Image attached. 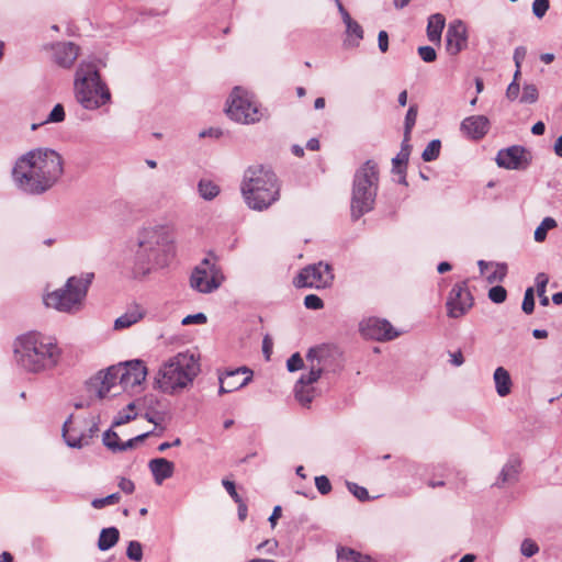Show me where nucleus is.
<instances>
[{"label":"nucleus","instance_id":"nucleus-1","mask_svg":"<svg viewBox=\"0 0 562 562\" xmlns=\"http://www.w3.org/2000/svg\"><path fill=\"white\" fill-rule=\"evenodd\" d=\"M133 277L144 278L170 265L176 256V238L172 228L165 224L142 226L130 240Z\"/></svg>","mask_w":562,"mask_h":562},{"label":"nucleus","instance_id":"nucleus-2","mask_svg":"<svg viewBox=\"0 0 562 562\" xmlns=\"http://www.w3.org/2000/svg\"><path fill=\"white\" fill-rule=\"evenodd\" d=\"M64 173V159L52 148L38 147L21 155L12 168V180L19 191L42 195L53 189Z\"/></svg>","mask_w":562,"mask_h":562},{"label":"nucleus","instance_id":"nucleus-3","mask_svg":"<svg viewBox=\"0 0 562 562\" xmlns=\"http://www.w3.org/2000/svg\"><path fill=\"white\" fill-rule=\"evenodd\" d=\"M13 356L20 369L29 373H42L58 364L61 350L55 338L30 331L14 340Z\"/></svg>","mask_w":562,"mask_h":562},{"label":"nucleus","instance_id":"nucleus-4","mask_svg":"<svg viewBox=\"0 0 562 562\" xmlns=\"http://www.w3.org/2000/svg\"><path fill=\"white\" fill-rule=\"evenodd\" d=\"M240 191L246 205L255 211H265L280 199V183L270 167L249 166L243 177Z\"/></svg>","mask_w":562,"mask_h":562},{"label":"nucleus","instance_id":"nucleus-5","mask_svg":"<svg viewBox=\"0 0 562 562\" xmlns=\"http://www.w3.org/2000/svg\"><path fill=\"white\" fill-rule=\"evenodd\" d=\"M76 101L86 110H97L111 101V92L102 81L94 60H81L75 74Z\"/></svg>","mask_w":562,"mask_h":562},{"label":"nucleus","instance_id":"nucleus-6","mask_svg":"<svg viewBox=\"0 0 562 562\" xmlns=\"http://www.w3.org/2000/svg\"><path fill=\"white\" fill-rule=\"evenodd\" d=\"M199 357L186 351L170 358L156 378L157 387L167 394H177L192 385L200 373Z\"/></svg>","mask_w":562,"mask_h":562},{"label":"nucleus","instance_id":"nucleus-7","mask_svg":"<svg viewBox=\"0 0 562 562\" xmlns=\"http://www.w3.org/2000/svg\"><path fill=\"white\" fill-rule=\"evenodd\" d=\"M379 188V169L374 160H367L355 172L351 190L350 215L358 221L371 212Z\"/></svg>","mask_w":562,"mask_h":562},{"label":"nucleus","instance_id":"nucleus-8","mask_svg":"<svg viewBox=\"0 0 562 562\" xmlns=\"http://www.w3.org/2000/svg\"><path fill=\"white\" fill-rule=\"evenodd\" d=\"M93 273H83L68 278L65 285L44 296V304L58 312L74 314L81 310L88 289L93 280Z\"/></svg>","mask_w":562,"mask_h":562},{"label":"nucleus","instance_id":"nucleus-9","mask_svg":"<svg viewBox=\"0 0 562 562\" xmlns=\"http://www.w3.org/2000/svg\"><path fill=\"white\" fill-rule=\"evenodd\" d=\"M227 115L235 122L255 124L263 115V110L254 100L252 95L240 87H235L227 100Z\"/></svg>","mask_w":562,"mask_h":562},{"label":"nucleus","instance_id":"nucleus-10","mask_svg":"<svg viewBox=\"0 0 562 562\" xmlns=\"http://www.w3.org/2000/svg\"><path fill=\"white\" fill-rule=\"evenodd\" d=\"M322 351L323 349L317 347L311 348L307 351L306 360L311 362L310 370L307 373L301 375L294 386L295 398L303 406H308L315 396V389L313 383L318 381L323 372V368L319 366V353Z\"/></svg>","mask_w":562,"mask_h":562},{"label":"nucleus","instance_id":"nucleus-11","mask_svg":"<svg viewBox=\"0 0 562 562\" xmlns=\"http://www.w3.org/2000/svg\"><path fill=\"white\" fill-rule=\"evenodd\" d=\"M225 277L215 261L204 258L192 271L190 285L200 293H212L224 282Z\"/></svg>","mask_w":562,"mask_h":562},{"label":"nucleus","instance_id":"nucleus-12","mask_svg":"<svg viewBox=\"0 0 562 562\" xmlns=\"http://www.w3.org/2000/svg\"><path fill=\"white\" fill-rule=\"evenodd\" d=\"M334 278L333 267L327 262L319 261L303 268L294 279V285L296 288L327 289L331 286Z\"/></svg>","mask_w":562,"mask_h":562},{"label":"nucleus","instance_id":"nucleus-13","mask_svg":"<svg viewBox=\"0 0 562 562\" xmlns=\"http://www.w3.org/2000/svg\"><path fill=\"white\" fill-rule=\"evenodd\" d=\"M111 372L119 376L120 391L113 393V395H117L122 391H130L139 386L146 379L147 368L142 360H131L111 366Z\"/></svg>","mask_w":562,"mask_h":562},{"label":"nucleus","instance_id":"nucleus-14","mask_svg":"<svg viewBox=\"0 0 562 562\" xmlns=\"http://www.w3.org/2000/svg\"><path fill=\"white\" fill-rule=\"evenodd\" d=\"M473 304L474 299L468 288L467 281L458 282L452 286L446 302L447 316L450 318H460L472 308Z\"/></svg>","mask_w":562,"mask_h":562},{"label":"nucleus","instance_id":"nucleus-15","mask_svg":"<svg viewBox=\"0 0 562 562\" xmlns=\"http://www.w3.org/2000/svg\"><path fill=\"white\" fill-rule=\"evenodd\" d=\"M359 330L367 339L376 341H390L400 336L392 324L384 318L368 317L359 323Z\"/></svg>","mask_w":562,"mask_h":562},{"label":"nucleus","instance_id":"nucleus-16","mask_svg":"<svg viewBox=\"0 0 562 562\" xmlns=\"http://www.w3.org/2000/svg\"><path fill=\"white\" fill-rule=\"evenodd\" d=\"M496 162L499 167L510 170H521L529 165L526 149L518 145L501 149L497 153Z\"/></svg>","mask_w":562,"mask_h":562},{"label":"nucleus","instance_id":"nucleus-17","mask_svg":"<svg viewBox=\"0 0 562 562\" xmlns=\"http://www.w3.org/2000/svg\"><path fill=\"white\" fill-rule=\"evenodd\" d=\"M468 45V34L465 24L460 21H453L449 24L446 33V47L450 55H457Z\"/></svg>","mask_w":562,"mask_h":562},{"label":"nucleus","instance_id":"nucleus-18","mask_svg":"<svg viewBox=\"0 0 562 562\" xmlns=\"http://www.w3.org/2000/svg\"><path fill=\"white\" fill-rule=\"evenodd\" d=\"M491 122L485 115H471L460 124V131L472 140H481L490 131Z\"/></svg>","mask_w":562,"mask_h":562},{"label":"nucleus","instance_id":"nucleus-19","mask_svg":"<svg viewBox=\"0 0 562 562\" xmlns=\"http://www.w3.org/2000/svg\"><path fill=\"white\" fill-rule=\"evenodd\" d=\"M54 61L61 68H70L79 56L80 47L72 42L52 45Z\"/></svg>","mask_w":562,"mask_h":562},{"label":"nucleus","instance_id":"nucleus-20","mask_svg":"<svg viewBox=\"0 0 562 562\" xmlns=\"http://www.w3.org/2000/svg\"><path fill=\"white\" fill-rule=\"evenodd\" d=\"M148 468L154 476L155 483L158 485L171 477L175 472V463L165 458L151 459L148 463Z\"/></svg>","mask_w":562,"mask_h":562},{"label":"nucleus","instance_id":"nucleus-21","mask_svg":"<svg viewBox=\"0 0 562 562\" xmlns=\"http://www.w3.org/2000/svg\"><path fill=\"white\" fill-rule=\"evenodd\" d=\"M228 391H236L246 386L252 379V371L246 367L227 371L224 375Z\"/></svg>","mask_w":562,"mask_h":562},{"label":"nucleus","instance_id":"nucleus-22","mask_svg":"<svg viewBox=\"0 0 562 562\" xmlns=\"http://www.w3.org/2000/svg\"><path fill=\"white\" fill-rule=\"evenodd\" d=\"M519 473L520 460L513 457L504 464L495 485L501 487L507 483H516L519 479Z\"/></svg>","mask_w":562,"mask_h":562},{"label":"nucleus","instance_id":"nucleus-23","mask_svg":"<svg viewBox=\"0 0 562 562\" xmlns=\"http://www.w3.org/2000/svg\"><path fill=\"white\" fill-rule=\"evenodd\" d=\"M496 393L501 396H507L512 391V378L509 372L504 367L495 369L493 374Z\"/></svg>","mask_w":562,"mask_h":562},{"label":"nucleus","instance_id":"nucleus-24","mask_svg":"<svg viewBox=\"0 0 562 562\" xmlns=\"http://www.w3.org/2000/svg\"><path fill=\"white\" fill-rule=\"evenodd\" d=\"M144 316V311L139 305H134L126 313L117 317L114 322L115 329H123L131 327L140 321Z\"/></svg>","mask_w":562,"mask_h":562},{"label":"nucleus","instance_id":"nucleus-25","mask_svg":"<svg viewBox=\"0 0 562 562\" xmlns=\"http://www.w3.org/2000/svg\"><path fill=\"white\" fill-rule=\"evenodd\" d=\"M445 22V16L440 13H436L429 16L427 24V36L430 42H440Z\"/></svg>","mask_w":562,"mask_h":562},{"label":"nucleus","instance_id":"nucleus-26","mask_svg":"<svg viewBox=\"0 0 562 562\" xmlns=\"http://www.w3.org/2000/svg\"><path fill=\"white\" fill-rule=\"evenodd\" d=\"M120 539V531L115 527L103 528L98 540L100 551H108L113 548Z\"/></svg>","mask_w":562,"mask_h":562},{"label":"nucleus","instance_id":"nucleus-27","mask_svg":"<svg viewBox=\"0 0 562 562\" xmlns=\"http://www.w3.org/2000/svg\"><path fill=\"white\" fill-rule=\"evenodd\" d=\"M87 387L89 392L95 393L99 400H103L110 394L113 389L110 385L105 384L104 379L102 378V371L98 372L93 378H91L87 382Z\"/></svg>","mask_w":562,"mask_h":562},{"label":"nucleus","instance_id":"nucleus-28","mask_svg":"<svg viewBox=\"0 0 562 562\" xmlns=\"http://www.w3.org/2000/svg\"><path fill=\"white\" fill-rule=\"evenodd\" d=\"M362 38L363 29L357 21L346 25V38L344 41L346 47H358Z\"/></svg>","mask_w":562,"mask_h":562},{"label":"nucleus","instance_id":"nucleus-29","mask_svg":"<svg viewBox=\"0 0 562 562\" xmlns=\"http://www.w3.org/2000/svg\"><path fill=\"white\" fill-rule=\"evenodd\" d=\"M198 191L203 200L212 201L220 194V187L213 181L201 179L198 183Z\"/></svg>","mask_w":562,"mask_h":562},{"label":"nucleus","instance_id":"nucleus-30","mask_svg":"<svg viewBox=\"0 0 562 562\" xmlns=\"http://www.w3.org/2000/svg\"><path fill=\"white\" fill-rule=\"evenodd\" d=\"M71 416L64 423L63 437L70 448H82L88 445V439L85 435L75 436L69 432L68 426L70 424Z\"/></svg>","mask_w":562,"mask_h":562},{"label":"nucleus","instance_id":"nucleus-31","mask_svg":"<svg viewBox=\"0 0 562 562\" xmlns=\"http://www.w3.org/2000/svg\"><path fill=\"white\" fill-rule=\"evenodd\" d=\"M558 225L557 221L553 217H544L541 223L538 225V227L535 231V240L537 243H542L547 238V234L550 229L555 228Z\"/></svg>","mask_w":562,"mask_h":562},{"label":"nucleus","instance_id":"nucleus-32","mask_svg":"<svg viewBox=\"0 0 562 562\" xmlns=\"http://www.w3.org/2000/svg\"><path fill=\"white\" fill-rule=\"evenodd\" d=\"M408 159L409 156L401 151L392 159V171L394 173L402 175L401 183L403 184H407L405 173Z\"/></svg>","mask_w":562,"mask_h":562},{"label":"nucleus","instance_id":"nucleus-33","mask_svg":"<svg viewBox=\"0 0 562 562\" xmlns=\"http://www.w3.org/2000/svg\"><path fill=\"white\" fill-rule=\"evenodd\" d=\"M65 120V109L64 105L60 103H57L53 110L47 115L46 120L41 123L48 124V123H60ZM40 126V124H32V130H36Z\"/></svg>","mask_w":562,"mask_h":562},{"label":"nucleus","instance_id":"nucleus-34","mask_svg":"<svg viewBox=\"0 0 562 562\" xmlns=\"http://www.w3.org/2000/svg\"><path fill=\"white\" fill-rule=\"evenodd\" d=\"M441 149V142L439 139H432L428 143L426 148L424 149L422 154V158L424 161L429 162L434 161L439 157Z\"/></svg>","mask_w":562,"mask_h":562},{"label":"nucleus","instance_id":"nucleus-35","mask_svg":"<svg viewBox=\"0 0 562 562\" xmlns=\"http://www.w3.org/2000/svg\"><path fill=\"white\" fill-rule=\"evenodd\" d=\"M539 92L533 83H526L522 87V94L520 97V103L533 104L538 101Z\"/></svg>","mask_w":562,"mask_h":562},{"label":"nucleus","instance_id":"nucleus-36","mask_svg":"<svg viewBox=\"0 0 562 562\" xmlns=\"http://www.w3.org/2000/svg\"><path fill=\"white\" fill-rule=\"evenodd\" d=\"M103 445L111 451L117 452L121 445L119 435L109 429L103 434Z\"/></svg>","mask_w":562,"mask_h":562},{"label":"nucleus","instance_id":"nucleus-37","mask_svg":"<svg viewBox=\"0 0 562 562\" xmlns=\"http://www.w3.org/2000/svg\"><path fill=\"white\" fill-rule=\"evenodd\" d=\"M126 555L130 560L139 562L143 559L142 543L136 540L130 541L126 549Z\"/></svg>","mask_w":562,"mask_h":562},{"label":"nucleus","instance_id":"nucleus-38","mask_svg":"<svg viewBox=\"0 0 562 562\" xmlns=\"http://www.w3.org/2000/svg\"><path fill=\"white\" fill-rule=\"evenodd\" d=\"M417 113H418V106L416 104H412L408 108L406 115H405L404 132H406V134L412 133V130L417 120Z\"/></svg>","mask_w":562,"mask_h":562},{"label":"nucleus","instance_id":"nucleus-39","mask_svg":"<svg viewBox=\"0 0 562 562\" xmlns=\"http://www.w3.org/2000/svg\"><path fill=\"white\" fill-rule=\"evenodd\" d=\"M348 491L360 502H366L370 499L369 492L366 487L358 485L353 482H347Z\"/></svg>","mask_w":562,"mask_h":562},{"label":"nucleus","instance_id":"nucleus-40","mask_svg":"<svg viewBox=\"0 0 562 562\" xmlns=\"http://www.w3.org/2000/svg\"><path fill=\"white\" fill-rule=\"evenodd\" d=\"M120 499H121L120 493H113L103 498H94L91 502V505H92V507L100 509V508H103L104 506L116 504L120 502Z\"/></svg>","mask_w":562,"mask_h":562},{"label":"nucleus","instance_id":"nucleus-41","mask_svg":"<svg viewBox=\"0 0 562 562\" xmlns=\"http://www.w3.org/2000/svg\"><path fill=\"white\" fill-rule=\"evenodd\" d=\"M539 552V546L531 539H524L520 544V553L526 558H531Z\"/></svg>","mask_w":562,"mask_h":562},{"label":"nucleus","instance_id":"nucleus-42","mask_svg":"<svg viewBox=\"0 0 562 562\" xmlns=\"http://www.w3.org/2000/svg\"><path fill=\"white\" fill-rule=\"evenodd\" d=\"M506 297H507V291L502 285H495V286L491 288L488 291V299L496 304H501V303L505 302Z\"/></svg>","mask_w":562,"mask_h":562},{"label":"nucleus","instance_id":"nucleus-43","mask_svg":"<svg viewBox=\"0 0 562 562\" xmlns=\"http://www.w3.org/2000/svg\"><path fill=\"white\" fill-rule=\"evenodd\" d=\"M521 310L526 314H531L535 310V292L533 288H528L525 292V296L521 304Z\"/></svg>","mask_w":562,"mask_h":562},{"label":"nucleus","instance_id":"nucleus-44","mask_svg":"<svg viewBox=\"0 0 562 562\" xmlns=\"http://www.w3.org/2000/svg\"><path fill=\"white\" fill-rule=\"evenodd\" d=\"M550 8V0H535L532 2V13L536 18L542 19Z\"/></svg>","mask_w":562,"mask_h":562},{"label":"nucleus","instance_id":"nucleus-45","mask_svg":"<svg viewBox=\"0 0 562 562\" xmlns=\"http://www.w3.org/2000/svg\"><path fill=\"white\" fill-rule=\"evenodd\" d=\"M507 274V265L506 263H496V269L493 273L487 277L488 283H494L496 281L502 282Z\"/></svg>","mask_w":562,"mask_h":562},{"label":"nucleus","instance_id":"nucleus-46","mask_svg":"<svg viewBox=\"0 0 562 562\" xmlns=\"http://www.w3.org/2000/svg\"><path fill=\"white\" fill-rule=\"evenodd\" d=\"M418 55L425 63H432L437 58V53L431 46L418 47Z\"/></svg>","mask_w":562,"mask_h":562},{"label":"nucleus","instance_id":"nucleus-47","mask_svg":"<svg viewBox=\"0 0 562 562\" xmlns=\"http://www.w3.org/2000/svg\"><path fill=\"white\" fill-rule=\"evenodd\" d=\"M102 378L105 381V384L110 385L114 390V392L120 391L119 385V376L111 372V367H109L105 371H102Z\"/></svg>","mask_w":562,"mask_h":562},{"label":"nucleus","instance_id":"nucleus-48","mask_svg":"<svg viewBox=\"0 0 562 562\" xmlns=\"http://www.w3.org/2000/svg\"><path fill=\"white\" fill-rule=\"evenodd\" d=\"M150 434L151 432L148 431V432L138 435V436H136V437H134L132 439H128L125 442H121L117 452L126 451L128 449L134 448L137 442H140V441L145 440Z\"/></svg>","mask_w":562,"mask_h":562},{"label":"nucleus","instance_id":"nucleus-49","mask_svg":"<svg viewBox=\"0 0 562 562\" xmlns=\"http://www.w3.org/2000/svg\"><path fill=\"white\" fill-rule=\"evenodd\" d=\"M315 485H316L317 491L322 495H326V494H328L331 491L330 481L325 475L316 476L315 477Z\"/></svg>","mask_w":562,"mask_h":562},{"label":"nucleus","instance_id":"nucleus-50","mask_svg":"<svg viewBox=\"0 0 562 562\" xmlns=\"http://www.w3.org/2000/svg\"><path fill=\"white\" fill-rule=\"evenodd\" d=\"M304 366L303 359L299 352L293 353L286 361V368L290 372H295Z\"/></svg>","mask_w":562,"mask_h":562},{"label":"nucleus","instance_id":"nucleus-51","mask_svg":"<svg viewBox=\"0 0 562 562\" xmlns=\"http://www.w3.org/2000/svg\"><path fill=\"white\" fill-rule=\"evenodd\" d=\"M304 305L308 310H321L324 306V302L319 296L315 294H308L304 299Z\"/></svg>","mask_w":562,"mask_h":562},{"label":"nucleus","instance_id":"nucleus-52","mask_svg":"<svg viewBox=\"0 0 562 562\" xmlns=\"http://www.w3.org/2000/svg\"><path fill=\"white\" fill-rule=\"evenodd\" d=\"M207 322V317L204 313H196L192 315H188L182 319V325H191V324H205Z\"/></svg>","mask_w":562,"mask_h":562},{"label":"nucleus","instance_id":"nucleus-53","mask_svg":"<svg viewBox=\"0 0 562 562\" xmlns=\"http://www.w3.org/2000/svg\"><path fill=\"white\" fill-rule=\"evenodd\" d=\"M222 485L226 490V492L229 494V496L234 499L235 503L241 501V497L236 492V486H235V483L233 481L227 480V479H223L222 480Z\"/></svg>","mask_w":562,"mask_h":562},{"label":"nucleus","instance_id":"nucleus-54","mask_svg":"<svg viewBox=\"0 0 562 562\" xmlns=\"http://www.w3.org/2000/svg\"><path fill=\"white\" fill-rule=\"evenodd\" d=\"M549 282V278L546 273L541 272L538 273L536 277V285H537V292L538 296H542V294L546 293V288Z\"/></svg>","mask_w":562,"mask_h":562},{"label":"nucleus","instance_id":"nucleus-55","mask_svg":"<svg viewBox=\"0 0 562 562\" xmlns=\"http://www.w3.org/2000/svg\"><path fill=\"white\" fill-rule=\"evenodd\" d=\"M520 91L519 82H510L506 90V98L514 101L518 98Z\"/></svg>","mask_w":562,"mask_h":562},{"label":"nucleus","instance_id":"nucleus-56","mask_svg":"<svg viewBox=\"0 0 562 562\" xmlns=\"http://www.w3.org/2000/svg\"><path fill=\"white\" fill-rule=\"evenodd\" d=\"M526 54H527V50L524 46H518L515 48L513 58H514L516 68H521V64L526 57Z\"/></svg>","mask_w":562,"mask_h":562},{"label":"nucleus","instance_id":"nucleus-57","mask_svg":"<svg viewBox=\"0 0 562 562\" xmlns=\"http://www.w3.org/2000/svg\"><path fill=\"white\" fill-rule=\"evenodd\" d=\"M272 347H273V341H272L271 337L269 335H266L262 339V352L267 360L270 359V356L272 353Z\"/></svg>","mask_w":562,"mask_h":562},{"label":"nucleus","instance_id":"nucleus-58","mask_svg":"<svg viewBox=\"0 0 562 562\" xmlns=\"http://www.w3.org/2000/svg\"><path fill=\"white\" fill-rule=\"evenodd\" d=\"M378 46L382 53L389 49V35L385 31H380L378 34Z\"/></svg>","mask_w":562,"mask_h":562},{"label":"nucleus","instance_id":"nucleus-59","mask_svg":"<svg viewBox=\"0 0 562 562\" xmlns=\"http://www.w3.org/2000/svg\"><path fill=\"white\" fill-rule=\"evenodd\" d=\"M135 416L131 415L130 413H125V412H121L119 413V415L115 417V419L113 420V424L112 426L113 427H116V426H121L123 424H126L128 423L131 419H133Z\"/></svg>","mask_w":562,"mask_h":562},{"label":"nucleus","instance_id":"nucleus-60","mask_svg":"<svg viewBox=\"0 0 562 562\" xmlns=\"http://www.w3.org/2000/svg\"><path fill=\"white\" fill-rule=\"evenodd\" d=\"M119 486L126 494H132L135 490V484L131 480L125 477L121 479Z\"/></svg>","mask_w":562,"mask_h":562},{"label":"nucleus","instance_id":"nucleus-61","mask_svg":"<svg viewBox=\"0 0 562 562\" xmlns=\"http://www.w3.org/2000/svg\"><path fill=\"white\" fill-rule=\"evenodd\" d=\"M450 362L456 367H460L464 363L463 355L460 350L450 353Z\"/></svg>","mask_w":562,"mask_h":562},{"label":"nucleus","instance_id":"nucleus-62","mask_svg":"<svg viewBox=\"0 0 562 562\" xmlns=\"http://www.w3.org/2000/svg\"><path fill=\"white\" fill-rule=\"evenodd\" d=\"M338 11L341 15V19L345 23V25H348V23L353 22L355 20L350 16L349 12L345 9L341 2H338Z\"/></svg>","mask_w":562,"mask_h":562},{"label":"nucleus","instance_id":"nucleus-63","mask_svg":"<svg viewBox=\"0 0 562 562\" xmlns=\"http://www.w3.org/2000/svg\"><path fill=\"white\" fill-rule=\"evenodd\" d=\"M409 140H411V134H406V132H404V137H403V140H402V144H401V153H405L407 156L411 155V145H409Z\"/></svg>","mask_w":562,"mask_h":562},{"label":"nucleus","instance_id":"nucleus-64","mask_svg":"<svg viewBox=\"0 0 562 562\" xmlns=\"http://www.w3.org/2000/svg\"><path fill=\"white\" fill-rule=\"evenodd\" d=\"M544 131H546V125L542 121H538L531 127V133L537 136L543 135Z\"/></svg>","mask_w":562,"mask_h":562}]
</instances>
